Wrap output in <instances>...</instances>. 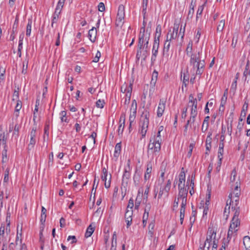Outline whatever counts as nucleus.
I'll use <instances>...</instances> for the list:
<instances>
[{
	"label": "nucleus",
	"mask_w": 250,
	"mask_h": 250,
	"mask_svg": "<svg viewBox=\"0 0 250 250\" xmlns=\"http://www.w3.org/2000/svg\"><path fill=\"white\" fill-rule=\"evenodd\" d=\"M168 36L169 33H167V39L165 42L164 48L163 50V55L165 56L166 55L167 56H168V51L169 50L170 46V42H169L168 40Z\"/></svg>",
	"instance_id": "ddd939ff"
},
{
	"label": "nucleus",
	"mask_w": 250,
	"mask_h": 250,
	"mask_svg": "<svg viewBox=\"0 0 250 250\" xmlns=\"http://www.w3.org/2000/svg\"><path fill=\"white\" fill-rule=\"evenodd\" d=\"M238 226H235L234 224H230L227 235L228 241L229 242L231 239L233 232H236L238 230L235 229Z\"/></svg>",
	"instance_id": "dca6fc26"
},
{
	"label": "nucleus",
	"mask_w": 250,
	"mask_h": 250,
	"mask_svg": "<svg viewBox=\"0 0 250 250\" xmlns=\"http://www.w3.org/2000/svg\"><path fill=\"white\" fill-rule=\"evenodd\" d=\"M137 104L135 100H133L132 101L131 106L130 108V111H137Z\"/></svg>",
	"instance_id": "603ef678"
},
{
	"label": "nucleus",
	"mask_w": 250,
	"mask_h": 250,
	"mask_svg": "<svg viewBox=\"0 0 250 250\" xmlns=\"http://www.w3.org/2000/svg\"><path fill=\"white\" fill-rule=\"evenodd\" d=\"M105 104L104 100H101L100 99L98 100L96 102V106L98 108H103L104 106V104Z\"/></svg>",
	"instance_id": "8fccbe9b"
},
{
	"label": "nucleus",
	"mask_w": 250,
	"mask_h": 250,
	"mask_svg": "<svg viewBox=\"0 0 250 250\" xmlns=\"http://www.w3.org/2000/svg\"><path fill=\"white\" fill-rule=\"evenodd\" d=\"M248 103L246 101L243 105V108L241 111V115L243 114L244 116H245V115L246 114V111L248 110Z\"/></svg>",
	"instance_id": "de8ad7c7"
},
{
	"label": "nucleus",
	"mask_w": 250,
	"mask_h": 250,
	"mask_svg": "<svg viewBox=\"0 0 250 250\" xmlns=\"http://www.w3.org/2000/svg\"><path fill=\"white\" fill-rule=\"evenodd\" d=\"M21 106H22L21 102L19 100H17V104L15 107V111H16V112L19 111L21 110Z\"/></svg>",
	"instance_id": "864d4df0"
},
{
	"label": "nucleus",
	"mask_w": 250,
	"mask_h": 250,
	"mask_svg": "<svg viewBox=\"0 0 250 250\" xmlns=\"http://www.w3.org/2000/svg\"><path fill=\"white\" fill-rule=\"evenodd\" d=\"M210 246V244H208L207 246L206 243L200 244L198 250H209Z\"/></svg>",
	"instance_id": "09e8293b"
},
{
	"label": "nucleus",
	"mask_w": 250,
	"mask_h": 250,
	"mask_svg": "<svg viewBox=\"0 0 250 250\" xmlns=\"http://www.w3.org/2000/svg\"><path fill=\"white\" fill-rule=\"evenodd\" d=\"M243 78H244V81L245 82H249V81L250 79V66L249 64V61L247 62V64L245 66V70L243 72Z\"/></svg>",
	"instance_id": "4468645a"
},
{
	"label": "nucleus",
	"mask_w": 250,
	"mask_h": 250,
	"mask_svg": "<svg viewBox=\"0 0 250 250\" xmlns=\"http://www.w3.org/2000/svg\"><path fill=\"white\" fill-rule=\"evenodd\" d=\"M208 233L209 234H208L207 236L208 237V239L210 240V241H211L213 236L214 240H215L216 232H215L214 230H212V229H208Z\"/></svg>",
	"instance_id": "ea45409f"
},
{
	"label": "nucleus",
	"mask_w": 250,
	"mask_h": 250,
	"mask_svg": "<svg viewBox=\"0 0 250 250\" xmlns=\"http://www.w3.org/2000/svg\"><path fill=\"white\" fill-rule=\"evenodd\" d=\"M59 15L60 14H57V13H54L52 19L53 23H56L57 22V21L59 18Z\"/></svg>",
	"instance_id": "0e129e2a"
},
{
	"label": "nucleus",
	"mask_w": 250,
	"mask_h": 250,
	"mask_svg": "<svg viewBox=\"0 0 250 250\" xmlns=\"http://www.w3.org/2000/svg\"><path fill=\"white\" fill-rule=\"evenodd\" d=\"M8 134L6 133L2 128L1 125H0V146L1 145L3 147L7 146L6 143L7 140Z\"/></svg>",
	"instance_id": "9b49d317"
},
{
	"label": "nucleus",
	"mask_w": 250,
	"mask_h": 250,
	"mask_svg": "<svg viewBox=\"0 0 250 250\" xmlns=\"http://www.w3.org/2000/svg\"><path fill=\"white\" fill-rule=\"evenodd\" d=\"M243 243L246 249H247V246L250 248V238L248 236H246L244 237Z\"/></svg>",
	"instance_id": "79ce46f5"
},
{
	"label": "nucleus",
	"mask_w": 250,
	"mask_h": 250,
	"mask_svg": "<svg viewBox=\"0 0 250 250\" xmlns=\"http://www.w3.org/2000/svg\"><path fill=\"white\" fill-rule=\"evenodd\" d=\"M160 42L154 41L153 48L152 50V56L151 58V61L152 63L156 61L157 56L158 53V49L159 47Z\"/></svg>",
	"instance_id": "423d86ee"
},
{
	"label": "nucleus",
	"mask_w": 250,
	"mask_h": 250,
	"mask_svg": "<svg viewBox=\"0 0 250 250\" xmlns=\"http://www.w3.org/2000/svg\"><path fill=\"white\" fill-rule=\"evenodd\" d=\"M205 65L206 63L205 60H202V61H199V62H197V63H195L194 65H192L194 69L196 68L197 69H198V68L205 67Z\"/></svg>",
	"instance_id": "a878e982"
},
{
	"label": "nucleus",
	"mask_w": 250,
	"mask_h": 250,
	"mask_svg": "<svg viewBox=\"0 0 250 250\" xmlns=\"http://www.w3.org/2000/svg\"><path fill=\"white\" fill-rule=\"evenodd\" d=\"M46 209L43 207L42 208V213L41 215L40 222L42 224H43L45 222L46 217Z\"/></svg>",
	"instance_id": "b1692460"
},
{
	"label": "nucleus",
	"mask_w": 250,
	"mask_h": 250,
	"mask_svg": "<svg viewBox=\"0 0 250 250\" xmlns=\"http://www.w3.org/2000/svg\"><path fill=\"white\" fill-rule=\"evenodd\" d=\"M49 120H48L46 121L45 125L44 126V134H46L47 136L49 135Z\"/></svg>",
	"instance_id": "6e6d98bb"
},
{
	"label": "nucleus",
	"mask_w": 250,
	"mask_h": 250,
	"mask_svg": "<svg viewBox=\"0 0 250 250\" xmlns=\"http://www.w3.org/2000/svg\"><path fill=\"white\" fill-rule=\"evenodd\" d=\"M161 32H162V28H161V25L160 24L157 25L156 27L155 35V38H154V41L160 42V38L161 36Z\"/></svg>",
	"instance_id": "6ab92c4d"
},
{
	"label": "nucleus",
	"mask_w": 250,
	"mask_h": 250,
	"mask_svg": "<svg viewBox=\"0 0 250 250\" xmlns=\"http://www.w3.org/2000/svg\"><path fill=\"white\" fill-rule=\"evenodd\" d=\"M125 16V6L123 4H120L118 7V10L116 20V24L117 26H120L123 24V20Z\"/></svg>",
	"instance_id": "7ed1b4c3"
},
{
	"label": "nucleus",
	"mask_w": 250,
	"mask_h": 250,
	"mask_svg": "<svg viewBox=\"0 0 250 250\" xmlns=\"http://www.w3.org/2000/svg\"><path fill=\"white\" fill-rule=\"evenodd\" d=\"M108 175L107 168L104 167L102 168V175L101 176V179L103 181L107 180Z\"/></svg>",
	"instance_id": "473e14b6"
},
{
	"label": "nucleus",
	"mask_w": 250,
	"mask_h": 250,
	"mask_svg": "<svg viewBox=\"0 0 250 250\" xmlns=\"http://www.w3.org/2000/svg\"><path fill=\"white\" fill-rule=\"evenodd\" d=\"M211 140L212 139H209V138L208 139H206V148L207 151H209L210 150V148L211 147Z\"/></svg>",
	"instance_id": "37998d69"
},
{
	"label": "nucleus",
	"mask_w": 250,
	"mask_h": 250,
	"mask_svg": "<svg viewBox=\"0 0 250 250\" xmlns=\"http://www.w3.org/2000/svg\"><path fill=\"white\" fill-rule=\"evenodd\" d=\"M131 168L130 167V161H128L127 167H125L124 173L122 176V185L124 187L127 186L129 179L131 176Z\"/></svg>",
	"instance_id": "f03ea898"
},
{
	"label": "nucleus",
	"mask_w": 250,
	"mask_h": 250,
	"mask_svg": "<svg viewBox=\"0 0 250 250\" xmlns=\"http://www.w3.org/2000/svg\"><path fill=\"white\" fill-rule=\"evenodd\" d=\"M140 179L141 175L137 172V170H136L133 177V182L135 186L138 187L139 186Z\"/></svg>",
	"instance_id": "aec40b11"
},
{
	"label": "nucleus",
	"mask_w": 250,
	"mask_h": 250,
	"mask_svg": "<svg viewBox=\"0 0 250 250\" xmlns=\"http://www.w3.org/2000/svg\"><path fill=\"white\" fill-rule=\"evenodd\" d=\"M171 185V180L168 179L167 181V184L165 186H161L160 188V191L158 195V198L160 199L162 197L164 192L168 193L170 189Z\"/></svg>",
	"instance_id": "6e6552de"
},
{
	"label": "nucleus",
	"mask_w": 250,
	"mask_h": 250,
	"mask_svg": "<svg viewBox=\"0 0 250 250\" xmlns=\"http://www.w3.org/2000/svg\"><path fill=\"white\" fill-rule=\"evenodd\" d=\"M95 230V227H93L92 224H90L87 228L86 231L85 233L84 236L88 238L91 236Z\"/></svg>",
	"instance_id": "4be33fe9"
},
{
	"label": "nucleus",
	"mask_w": 250,
	"mask_h": 250,
	"mask_svg": "<svg viewBox=\"0 0 250 250\" xmlns=\"http://www.w3.org/2000/svg\"><path fill=\"white\" fill-rule=\"evenodd\" d=\"M166 102V100L164 99H161L160 100V102L157 112V116L158 117H161L163 115V114L165 109Z\"/></svg>",
	"instance_id": "9d476101"
},
{
	"label": "nucleus",
	"mask_w": 250,
	"mask_h": 250,
	"mask_svg": "<svg viewBox=\"0 0 250 250\" xmlns=\"http://www.w3.org/2000/svg\"><path fill=\"white\" fill-rule=\"evenodd\" d=\"M237 88V81H234L231 85L230 90L234 93Z\"/></svg>",
	"instance_id": "4d7b16f0"
},
{
	"label": "nucleus",
	"mask_w": 250,
	"mask_h": 250,
	"mask_svg": "<svg viewBox=\"0 0 250 250\" xmlns=\"http://www.w3.org/2000/svg\"><path fill=\"white\" fill-rule=\"evenodd\" d=\"M61 115V120L62 122H65L68 123V120L67 119L66 116V111H62L60 113Z\"/></svg>",
	"instance_id": "f704fd0d"
},
{
	"label": "nucleus",
	"mask_w": 250,
	"mask_h": 250,
	"mask_svg": "<svg viewBox=\"0 0 250 250\" xmlns=\"http://www.w3.org/2000/svg\"><path fill=\"white\" fill-rule=\"evenodd\" d=\"M9 171H10L9 167H7L5 171L4 177L3 179L4 182H7L8 181Z\"/></svg>",
	"instance_id": "49530a36"
},
{
	"label": "nucleus",
	"mask_w": 250,
	"mask_h": 250,
	"mask_svg": "<svg viewBox=\"0 0 250 250\" xmlns=\"http://www.w3.org/2000/svg\"><path fill=\"white\" fill-rule=\"evenodd\" d=\"M106 181L107 180L104 181V186H105V188H108L110 187L111 181V175L110 174H109V177L108 181L107 182Z\"/></svg>",
	"instance_id": "052dcab7"
},
{
	"label": "nucleus",
	"mask_w": 250,
	"mask_h": 250,
	"mask_svg": "<svg viewBox=\"0 0 250 250\" xmlns=\"http://www.w3.org/2000/svg\"><path fill=\"white\" fill-rule=\"evenodd\" d=\"M225 24V20L224 19L221 20L220 21L219 24L217 25V32H222L224 28Z\"/></svg>",
	"instance_id": "cd10ccee"
},
{
	"label": "nucleus",
	"mask_w": 250,
	"mask_h": 250,
	"mask_svg": "<svg viewBox=\"0 0 250 250\" xmlns=\"http://www.w3.org/2000/svg\"><path fill=\"white\" fill-rule=\"evenodd\" d=\"M158 75V73L155 70L153 71L152 73V78L150 82V85L152 86H154L157 80V77Z\"/></svg>",
	"instance_id": "393cba45"
},
{
	"label": "nucleus",
	"mask_w": 250,
	"mask_h": 250,
	"mask_svg": "<svg viewBox=\"0 0 250 250\" xmlns=\"http://www.w3.org/2000/svg\"><path fill=\"white\" fill-rule=\"evenodd\" d=\"M204 5H200L198 7V10L197 11L196 14V20H198V19L201 16L202 14L203 11L204 10Z\"/></svg>",
	"instance_id": "58836bf2"
},
{
	"label": "nucleus",
	"mask_w": 250,
	"mask_h": 250,
	"mask_svg": "<svg viewBox=\"0 0 250 250\" xmlns=\"http://www.w3.org/2000/svg\"><path fill=\"white\" fill-rule=\"evenodd\" d=\"M185 184H183V188H179V194H178V198H182V199H187V194H188V190L186 188H184Z\"/></svg>",
	"instance_id": "f3484780"
},
{
	"label": "nucleus",
	"mask_w": 250,
	"mask_h": 250,
	"mask_svg": "<svg viewBox=\"0 0 250 250\" xmlns=\"http://www.w3.org/2000/svg\"><path fill=\"white\" fill-rule=\"evenodd\" d=\"M132 84L130 83L129 85H125L124 92H126L125 98L124 101L125 104H128L131 98V92L132 90Z\"/></svg>",
	"instance_id": "0eeeda50"
},
{
	"label": "nucleus",
	"mask_w": 250,
	"mask_h": 250,
	"mask_svg": "<svg viewBox=\"0 0 250 250\" xmlns=\"http://www.w3.org/2000/svg\"><path fill=\"white\" fill-rule=\"evenodd\" d=\"M149 112L145 109L141 115L139 124V132L142 135V138L146 137L149 123Z\"/></svg>",
	"instance_id": "f257e3e1"
},
{
	"label": "nucleus",
	"mask_w": 250,
	"mask_h": 250,
	"mask_svg": "<svg viewBox=\"0 0 250 250\" xmlns=\"http://www.w3.org/2000/svg\"><path fill=\"white\" fill-rule=\"evenodd\" d=\"M227 100V95H223L221 98V106L222 107L223 105H225L226 104Z\"/></svg>",
	"instance_id": "69168bd1"
},
{
	"label": "nucleus",
	"mask_w": 250,
	"mask_h": 250,
	"mask_svg": "<svg viewBox=\"0 0 250 250\" xmlns=\"http://www.w3.org/2000/svg\"><path fill=\"white\" fill-rule=\"evenodd\" d=\"M5 226L3 224H1L0 227V241H3L5 238L4 237V231H5Z\"/></svg>",
	"instance_id": "c9c22d12"
},
{
	"label": "nucleus",
	"mask_w": 250,
	"mask_h": 250,
	"mask_svg": "<svg viewBox=\"0 0 250 250\" xmlns=\"http://www.w3.org/2000/svg\"><path fill=\"white\" fill-rule=\"evenodd\" d=\"M150 33H147L146 30V33L145 26H144L140 28V32L139 36V41L145 42L146 41H149L150 38Z\"/></svg>",
	"instance_id": "39448f33"
},
{
	"label": "nucleus",
	"mask_w": 250,
	"mask_h": 250,
	"mask_svg": "<svg viewBox=\"0 0 250 250\" xmlns=\"http://www.w3.org/2000/svg\"><path fill=\"white\" fill-rule=\"evenodd\" d=\"M4 149L2 152V163L3 164L6 163L8 160L7 157V146L3 147Z\"/></svg>",
	"instance_id": "5701e85b"
},
{
	"label": "nucleus",
	"mask_w": 250,
	"mask_h": 250,
	"mask_svg": "<svg viewBox=\"0 0 250 250\" xmlns=\"http://www.w3.org/2000/svg\"><path fill=\"white\" fill-rule=\"evenodd\" d=\"M5 68L2 66H0V83L3 82L5 80Z\"/></svg>",
	"instance_id": "72a5a7b5"
},
{
	"label": "nucleus",
	"mask_w": 250,
	"mask_h": 250,
	"mask_svg": "<svg viewBox=\"0 0 250 250\" xmlns=\"http://www.w3.org/2000/svg\"><path fill=\"white\" fill-rule=\"evenodd\" d=\"M96 35V28L95 27H92V28L89 30L88 34V38L91 42H95Z\"/></svg>",
	"instance_id": "2eb2a0df"
},
{
	"label": "nucleus",
	"mask_w": 250,
	"mask_h": 250,
	"mask_svg": "<svg viewBox=\"0 0 250 250\" xmlns=\"http://www.w3.org/2000/svg\"><path fill=\"white\" fill-rule=\"evenodd\" d=\"M161 145L157 144L154 141V140L152 138H150L149 143L148 145V149L153 150V152L155 153H158L161 150Z\"/></svg>",
	"instance_id": "1a4fd4ad"
},
{
	"label": "nucleus",
	"mask_w": 250,
	"mask_h": 250,
	"mask_svg": "<svg viewBox=\"0 0 250 250\" xmlns=\"http://www.w3.org/2000/svg\"><path fill=\"white\" fill-rule=\"evenodd\" d=\"M101 57V53L99 51H97L95 57L93 59L92 62H97L99 61V59Z\"/></svg>",
	"instance_id": "680f3d73"
},
{
	"label": "nucleus",
	"mask_w": 250,
	"mask_h": 250,
	"mask_svg": "<svg viewBox=\"0 0 250 250\" xmlns=\"http://www.w3.org/2000/svg\"><path fill=\"white\" fill-rule=\"evenodd\" d=\"M36 142L35 138H30V143L28 146V150H31L34 147V146L36 144Z\"/></svg>",
	"instance_id": "c03bdc74"
},
{
	"label": "nucleus",
	"mask_w": 250,
	"mask_h": 250,
	"mask_svg": "<svg viewBox=\"0 0 250 250\" xmlns=\"http://www.w3.org/2000/svg\"><path fill=\"white\" fill-rule=\"evenodd\" d=\"M205 67H202L200 68L197 69L196 71V75H199V78L200 79L201 76L203 73Z\"/></svg>",
	"instance_id": "bf43d9fd"
},
{
	"label": "nucleus",
	"mask_w": 250,
	"mask_h": 250,
	"mask_svg": "<svg viewBox=\"0 0 250 250\" xmlns=\"http://www.w3.org/2000/svg\"><path fill=\"white\" fill-rule=\"evenodd\" d=\"M19 90H20V89L19 87H17L16 89H14V91L13 95V99H12L13 101H15V100L17 101L19 100L18 99H19Z\"/></svg>",
	"instance_id": "4c0bfd02"
},
{
	"label": "nucleus",
	"mask_w": 250,
	"mask_h": 250,
	"mask_svg": "<svg viewBox=\"0 0 250 250\" xmlns=\"http://www.w3.org/2000/svg\"><path fill=\"white\" fill-rule=\"evenodd\" d=\"M156 143H157V144H159L161 146V143L162 142V140L161 138V133L157 132V136L154 135L151 137Z\"/></svg>",
	"instance_id": "bb28decb"
},
{
	"label": "nucleus",
	"mask_w": 250,
	"mask_h": 250,
	"mask_svg": "<svg viewBox=\"0 0 250 250\" xmlns=\"http://www.w3.org/2000/svg\"><path fill=\"white\" fill-rule=\"evenodd\" d=\"M62 8H63V6L57 4V6L56 7L54 13H57V14H60Z\"/></svg>",
	"instance_id": "e2e57ef3"
},
{
	"label": "nucleus",
	"mask_w": 250,
	"mask_h": 250,
	"mask_svg": "<svg viewBox=\"0 0 250 250\" xmlns=\"http://www.w3.org/2000/svg\"><path fill=\"white\" fill-rule=\"evenodd\" d=\"M185 209H182L180 208V224L181 225L183 223V221L185 217Z\"/></svg>",
	"instance_id": "a18cd8bd"
},
{
	"label": "nucleus",
	"mask_w": 250,
	"mask_h": 250,
	"mask_svg": "<svg viewBox=\"0 0 250 250\" xmlns=\"http://www.w3.org/2000/svg\"><path fill=\"white\" fill-rule=\"evenodd\" d=\"M179 183H178V188H183V185L182 186L181 185L183 182L185 184V180H186V175L184 171H181L179 175Z\"/></svg>",
	"instance_id": "412c9836"
},
{
	"label": "nucleus",
	"mask_w": 250,
	"mask_h": 250,
	"mask_svg": "<svg viewBox=\"0 0 250 250\" xmlns=\"http://www.w3.org/2000/svg\"><path fill=\"white\" fill-rule=\"evenodd\" d=\"M151 172V166L149 167V165H147V168L144 176V180L146 181L149 179L150 176V174Z\"/></svg>",
	"instance_id": "c756f323"
},
{
	"label": "nucleus",
	"mask_w": 250,
	"mask_h": 250,
	"mask_svg": "<svg viewBox=\"0 0 250 250\" xmlns=\"http://www.w3.org/2000/svg\"><path fill=\"white\" fill-rule=\"evenodd\" d=\"M141 202V198L139 196V195L138 194L137 198L135 200V209H138L139 208V207L140 206Z\"/></svg>",
	"instance_id": "a19ab883"
},
{
	"label": "nucleus",
	"mask_w": 250,
	"mask_h": 250,
	"mask_svg": "<svg viewBox=\"0 0 250 250\" xmlns=\"http://www.w3.org/2000/svg\"><path fill=\"white\" fill-rule=\"evenodd\" d=\"M98 7L99 11L103 12L105 10V6L103 2H100L98 5Z\"/></svg>",
	"instance_id": "774afa93"
},
{
	"label": "nucleus",
	"mask_w": 250,
	"mask_h": 250,
	"mask_svg": "<svg viewBox=\"0 0 250 250\" xmlns=\"http://www.w3.org/2000/svg\"><path fill=\"white\" fill-rule=\"evenodd\" d=\"M231 208L235 212L230 224L238 227L240 224V221L238 218L240 212V208L232 206Z\"/></svg>",
	"instance_id": "20e7f679"
},
{
	"label": "nucleus",
	"mask_w": 250,
	"mask_h": 250,
	"mask_svg": "<svg viewBox=\"0 0 250 250\" xmlns=\"http://www.w3.org/2000/svg\"><path fill=\"white\" fill-rule=\"evenodd\" d=\"M32 21L31 19L28 20V23L26 26V35L27 36H30L31 32Z\"/></svg>",
	"instance_id": "c85d7f7f"
},
{
	"label": "nucleus",
	"mask_w": 250,
	"mask_h": 250,
	"mask_svg": "<svg viewBox=\"0 0 250 250\" xmlns=\"http://www.w3.org/2000/svg\"><path fill=\"white\" fill-rule=\"evenodd\" d=\"M189 57L190 58L189 62L191 65H194L197 62L202 61L200 59V52H198V53L191 54Z\"/></svg>",
	"instance_id": "f8f14e48"
},
{
	"label": "nucleus",
	"mask_w": 250,
	"mask_h": 250,
	"mask_svg": "<svg viewBox=\"0 0 250 250\" xmlns=\"http://www.w3.org/2000/svg\"><path fill=\"white\" fill-rule=\"evenodd\" d=\"M237 172L235 168H234L231 172V176L230 177V181L232 182H233L235 180V178L236 177Z\"/></svg>",
	"instance_id": "3c124183"
},
{
	"label": "nucleus",
	"mask_w": 250,
	"mask_h": 250,
	"mask_svg": "<svg viewBox=\"0 0 250 250\" xmlns=\"http://www.w3.org/2000/svg\"><path fill=\"white\" fill-rule=\"evenodd\" d=\"M70 240H72V241L71 242V244H75L77 242V240L76 239V236L74 235H70L67 237V240L68 241H70Z\"/></svg>",
	"instance_id": "5fc2aeb1"
},
{
	"label": "nucleus",
	"mask_w": 250,
	"mask_h": 250,
	"mask_svg": "<svg viewBox=\"0 0 250 250\" xmlns=\"http://www.w3.org/2000/svg\"><path fill=\"white\" fill-rule=\"evenodd\" d=\"M134 207V200L132 198H130L128 201V205L127 207V208L129 209V208L130 209V210H132V208Z\"/></svg>",
	"instance_id": "13d9d810"
},
{
	"label": "nucleus",
	"mask_w": 250,
	"mask_h": 250,
	"mask_svg": "<svg viewBox=\"0 0 250 250\" xmlns=\"http://www.w3.org/2000/svg\"><path fill=\"white\" fill-rule=\"evenodd\" d=\"M190 110V114L197 115V102H195L191 104Z\"/></svg>",
	"instance_id": "7c9ffc66"
},
{
	"label": "nucleus",
	"mask_w": 250,
	"mask_h": 250,
	"mask_svg": "<svg viewBox=\"0 0 250 250\" xmlns=\"http://www.w3.org/2000/svg\"><path fill=\"white\" fill-rule=\"evenodd\" d=\"M189 81V76L188 74H186L185 73L183 75V85H184L186 87ZM183 86H182L183 87Z\"/></svg>",
	"instance_id": "e433bc0d"
},
{
	"label": "nucleus",
	"mask_w": 250,
	"mask_h": 250,
	"mask_svg": "<svg viewBox=\"0 0 250 250\" xmlns=\"http://www.w3.org/2000/svg\"><path fill=\"white\" fill-rule=\"evenodd\" d=\"M209 118V116H207L204 119L201 128L203 132H206L208 128Z\"/></svg>",
	"instance_id": "a211bd4d"
},
{
	"label": "nucleus",
	"mask_w": 250,
	"mask_h": 250,
	"mask_svg": "<svg viewBox=\"0 0 250 250\" xmlns=\"http://www.w3.org/2000/svg\"><path fill=\"white\" fill-rule=\"evenodd\" d=\"M121 146H122L121 142L117 143L115 146L114 151H117V152H120L121 153Z\"/></svg>",
	"instance_id": "338daca9"
},
{
	"label": "nucleus",
	"mask_w": 250,
	"mask_h": 250,
	"mask_svg": "<svg viewBox=\"0 0 250 250\" xmlns=\"http://www.w3.org/2000/svg\"><path fill=\"white\" fill-rule=\"evenodd\" d=\"M192 51V42L190 41L187 45V47L186 48V54L187 55L189 56L191 54V52Z\"/></svg>",
	"instance_id": "2f4dec72"
}]
</instances>
